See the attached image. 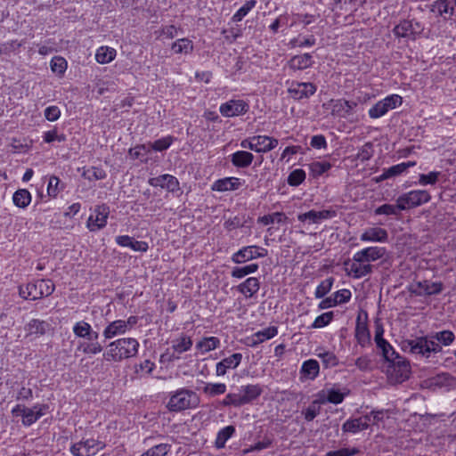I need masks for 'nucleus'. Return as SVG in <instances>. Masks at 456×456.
Segmentation results:
<instances>
[{
  "label": "nucleus",
  "mask_w": 456,
  "mask_h": 456,
  "mask_svg": "<svg viewBox=\"0 0 456 456\" xmlns=\"http://www.w3.org/2000/svg\"><path fill=\"white\" fill-rule=\"evenodd\" d=\"M321 403H317V398L307 408L303 410L302 414L306 421H312L320 412Z\"/></svg>",
  "instance_id": "nucleus-62"
},
{
  "label": "nucleus",
  "mask_w": 456,
  "mask_h": 456,
  "mask_svg": "<svg viewBox=\"0 0 456 456\" xmlns=\"http://www.w3.org/2000/svg\"><path fill=\"white\" fill-rule=\"evenodd\" d=\"M366 419H367L364 415L355 419H348L342 425V430L352 434H357L369 428V423L366 422Z\"/></svg>",
  "instance_id": "nucleus-33"
},
{
  "label": "nucleus",
  "mask_w": 456,
  "mask_h": 456,
  "mask_svg": "<svg viewBox=\"0 0 456 456\" xmlns=\"http://www.w3.org/2000/svg\"><path fill=\"white\" fill-rule=\"evenodd\" d=\"M200 404V397L196 392L182 387L170 392L167 408L170 411H182L189 409H195Z\"/></svg>",
  "instance_id": "nucleus-4"
},
{
  "label": "nucleus",
  "mask_w": 456,
  "mask_h": 456,
  "mask_svg": "<svg viewBox=\"0 0 456 456\" xmlns=\"http://www.w3.org/2000/svg\"><path fill=\"white\" fill-rule=\"evenodd\" d=\"M355 339L361 347L364 348L370 345V333L365 322L357 321L354 331Z\"/></svg>",
  "instance_id": "nucleus-32"
},
{
  "label": "nucleus",
  "mask_w": 456,
  "mask_h": 456,
  "mask_svg": "<svg viewBox=\"0 0 456 456\" xmlns=\"http://www.w3.org/2000/svg\"><path fill=\"white\" fill-rule=\"evenodd\" d=\"M373 156L372 144L368 142L362 145L356 153L354 159L361 162L369 160Z\"/></svg>",
  "instance_id": "nucleus-56"
},
{
  "label": "nucleus",
  "mask_w": 456,
  "mask_h": 456,
  "mask_svg": "<svg viewBox=\"0 0 456 456\" xmlns=\"http://www.w3.org/2000/svg\"><path fill=\"white\" fill-rule=\"evenodd\" d=\"M441 175L440 172L432 171L428 174H421L419 176V184L422 186L436 184Z\"/></svg>",
  "instance_id": "nucleus-57"
},
{
  "label": "nucleus",
  "mask_w": 456,
  "mask_h": 456,
  "mask_svg": "<svg viewBox=\"0 0 456 456\" xmlns=\"http://www.w3.org/2000/svg\"><path fill=\"white\" fill-rule=\"evenodd\" d=\"M364 417L367 419L366 422L369 423V426L370 424L379 425L386 418H388V411L385 410L371 411L365 414Z\"/></svg>",
  "instance_id": "nucleus-49"
},
{
  "label": "nucleus",
  "mask_w": 456,
  "mask_h": 456,
  "mask_svg": "<svg viewBox=\"0 0 456 456\" xmlns=\"http://www.w3.org/2000/svg\"><path fill=\"white\" fill-rule=\"evenodd\" d=\"M150 152V147L149 145L142 144L137 145L132 149L129 150V156L133 159H146L148 153Z\"/></svg>",
  "instance_id": "nucleus-63"
},
{
  "label": "nucleus",
  "mask_w": 456,
  "mask_h": 456,
  "mask_svg": "<svg viewBox=\"0 0 456 456\" xmlns=\"http://www.w3.org/2000/svg\"><path fill=\"white\" fill-rule=\"evenodd\" d=\"M242 354L234 353L216 364V375L224 377L230 370L236 369L242 361Z\"/></svg>",
  "instance_id": "nucleus-21"
},
{
  "label": "nucleus",
  "mask_w": 456,
  "mask_h": 456,
  "mask_svg": "<svg viewBox=\"0 0 456 456\" xmlns=\"http://www.w3.org/2000/svg\"><path fill=\"white\" fill-rule=\"evenodd\" d=\"M104 447V442L94 438H87L71 444L69 452L73 456H94Z\"/></svg>",
  "instance_id": "nucleus-11"
},
{
  "label": "nucleus",
  "mask_w": 456,
  "mask_h": 456,
  "mask_svg": "<svg viewBox=\"0 0 456 456\" xmlns=\"http://www.w3.org/2000/svg\"><path fill=\"white\" fill-rule=\"evenodd\" d=\"M337 216V212L333 209H324L322 211L310 210L305 213L299 214L297 219L300 222H308L309 224H319L323 220L333 218Z\"/></svg>",
  "instance_id": "nucleus-23"
},
{
  "label": "nucleus",
  "mask_w": 456,
  "mask_h": 456,
  "mask_svg": "<svg viewBox=\"0 0 456 456\" xmlns=\"http://www.w3.org/2000/svg\"><path fill=\"white\" fill-rule=\"evenodd\" d=\"M356 106V102L345 99H331L322 104V108L329 111L332 117L345 118L350 121H353L351 118L354 115Z\"/></svg>",
  "instance_id": "nucleus-8"
},
{
  "label": "nucleus",
  "mask_w": 456,
  "mask_h": 456,
  "mask_svg": "<svg viewBox=\"0 0 456 456\" xmlns=\"http://www.w3.org/2000/svg\"><path fill=\"white\" fill-rule=\"evenodd\" d=\"M117 55V51L110 46H100L95 53V60L100 64L111 62Z\"/></svg>",
  "instance_id": "nucleus-36"
},
{
  "label": "nucleus",
  "mask_w": 456,
  "mask_h": 456,
  "mask_svg": "<svg viewBox=\"0 0 456 456\" xmlns=\"http://www.w3.org/2000/svg\"><path fill=\"white\" fill-rule=\"evenodd\" d=\"M376 346L386 361L395 362L399 358V354L387 340L381 341Z\"/></svg>",
  "instance_id": "nucleus-39"
},
{
  "label": "nucleus",
  "mask_w": 456,
  "mask_h": 456,
  "mask_svg": "<svg viewBox=\"0 0 456 456\" xmlns=\"http://www.w3.org/2000/svg\"><path fill=\"white\" fill-rule=\"evenodd\" d=\"M306 177L305 170L297 168L291 171L287 178V183L289 186L297 187L300 185Z\"/></svg>",
  "instance_id": "nucleus-50"
},
{
  "label": "nucleus",
  "mask_w": 456,
  "mask_h": 456,
  "mask_svg": "<svg viewBox=\"0 0 456 456\" xmlns=\"http://www.w3.org/2000/svg\"><path fill=\"white\" fill-rule=\"evenodd\" d=\"M149 184L153 187H160L175 192L179 190V182L172 175L165 174L149 179Z\"/></svg>",
  "instance_id": "nucleus-24"
},
{
  "label": "nucleus",
  "mask_w": 456,
  "mask_h": 456,
  "mask_svg": "<svg viewBox=\"0 0 456 456\" xmlns=\"http://www.w3.org/2000/svg\"><path fill=\"white\" fill-rule=\"evenodd\" d=\"M314 63L313 56L311 53H303L300 55L293 56L289 61V67L290 69L303 70L310 68Z\"/></svg>",
  "instance_id": "nucleus-34"
},
{
  "label": "nucleus",
  "mask_w": 456,
  "mask_h": 456,
  "mask_svg": "<svg viewBox=\"0 0 456 456\" xmlns=\"http://www.w3.org/2000/svg\"><path fill=\"white\" fill-rule=\"evenodd\" d=\"M54 290L51 280H37L19 287V294L24 299L37 300L50 296Z\"/></svg>",
  "instance_id": "nucleus-6"
},
{
  "label": "nucleus",
  "mask_w": 456,
  "mask_h": 456,
  "mask_svg": "<svg viewBox=\"0 0 456 456\" xmlns=\"http://www.w3.org/2000/svg\"><path fill=\"white\" fill-rule=\"evenodd\" d=\"M333 315L334 314L332 312H327V313H324V314L317 316L315 318V320L314 321V322L312 323L311 327L313 329L324 328L325 326L330 324V322L332 321Z\"/></svg>",
  "instance_id": "nucleus-59"
},
{
  "label": "nucleus",
  "mask_w": 456,
  "mask_h": 456,
  "mask_svg": "<svg viewBox=\"0 0 456 456\" xmlns=\"http://www.w3.org/2000/svg\"><path fill=\"white\" fill-rule=\"evenodd\" d=\"M48 410L47 404L36 403L31 408L24 404H16L11 411L13 417H21V422L26 427L36 423Z\"/></svg>",
  "instance_id": "nucleus-7"
},
{
  "label": "nucleus",
  "mask_w": 456,
  "mask_h": 456,
  "mask_svg": "<svg viewBox=\"0 0 456 456\" xmlns=\"http://www.w3.org/2000/svg\"><path fill=\"white\" fill-rule=\"evenodd\" d=\"M301 379L314 380L320 373V363L315 359H308L302 362L300 367Z\"/></svg>",
  "instance_id": "nucleus-27"
},
{
  "label": "nucleus",
  "mask_w": 456,
  "mask_h": 456,
  "mask_svg": "<svg viewBox=\"0 0 456 456\" xmlns=\"http://www.w3.org/2000/svg\"><path fill=\"white\" fill-rule=\"evenodd\" d=\"M60 179L55 175H52L49 178L47 184V194L51 198H56L61 191V188H60Z\"/></svg>",
  "instance_id": "nucleus-60"
},
{
  "label": "nucleus",
  "mask_w": 456,
  "mask_h": 456,
  "mask_svg": "<svg viewBox=\"0 0 456 456\" xmlns=\"http://www.w3.org/2000/svg\"><path fill=\"white\" fill-rule=\"evenodd\" d=\"M235 434V428L232 425L221 428L216 435L215 446L217 449L225 447L226 442Z\"/></svg>",
  "instance_id": "nucleus-37"
},
{
  "label": "nucleus",
  "mask_w": 456,
  "mask_h": 456,
  "mask_svg": "<svg viewBox=\"0 0 456 456\" xmlns=\"http://www.w3.org/2000/svg\"><path fill=\"white\" fill-rule=\"evenodd\" d=\"M245 181L235 176L224 177L215 181L211 186L212 191L225 192L239 190Z\"/></svg>",
  "instance_id": "nucleus-22"
},
{
  "label": "nucleus",
  "mask_w": 456,
  "mask_h": 456,
  "mask_svg": "<svg viewBox=\"0 0 456 456\" xmlns=\"http://www.w3.org/2000/svg\"><path fill=\"white\" fill-rule=\"evenodd\" d=\"M404 172V166L402 163L392 166L387 169H385L384 172L376 178V182H382L388 178L399 175Z\"/></svg>",
  "instance_id": "nucleus-51"
},
{
  "label": "nucleus",
  "mask_w": 456,
  "mask_h": 456,
  "mask_svg": "<svg viewBox=\"0 0 456 456\" xmlns=\"http://www.w3.org/2000/svg\"><path fill=\"white\" fill-rule=\"evenodd\" d=\"M431 339H434L441 346H448L453 343L455 339V335L452 331L446 330L435 333L431 337Z\"/></svg>",
  "instance_id": "nucleus-46"
},
{
  "label": "nucleus",
  "mask_w": 456,
  "mask_h": 456,
  "mask_svg": "<svg viewBox=\"0 0 456 456\" xmlns=\"http://www.w3.org/2000/svg\"><path fill=\"white\" fill-rule=\"evenodd\" d=\"M393 31L398 37H407L412 32L411 23V21L404 20L396 25Z\"/></svg>",
  "instance_id": "nucleus-55"
},
{
  "label": "nucleus",
  "mask_w": 456,
  "mask_h": 456,
  "mask_svg": "<svg viewBox=\"0 0 456 456\" xmlns=\"http://www.w3.org/2000/svg\"><path fill=\"white\" fill-rule=\"evenodd\" d=\"M32 196L26 189H19L12 195L13 204L20 208H26L31 202Z\"/></svg>",
  "instance_id": "nucleus-38"
},
{
  "label": "nucleus",
  "mask_w": 456,
  "mask_h": 456,
  "mask_svg": "<svg viewBox=\"0 0 456 456\" xmlns=\"http://www.w3.org/2000/svg\"><path fill=\"white\" fill-rule=\"evenodd\" d=\"M139 341L134 338H121L110 342L103 353L107 362H120L138 354Z\"/></svg>",
  "instance_id": "nucleus-1"
},
{
  "label": "nucleus",
  "mask_w": 456,
  "mask_h": 456,
  "mask_svg": "<svg viewBox=\"0 0 456 456\" xmlns=\"http://www.w3.org/2000/svg\"><path fill=\"white\" fill-rule=\"evenodd\" d=\"M349 392V389L346 387H340L338 385H333L332 387H326L317 393V403L322 404L327 403L339 404L344 401Z\"/></svg>",
  "instance_id": "nucleus-14"
},
{
  "label": "nucleus",
  "mask_w": 456,
  "mask_h": 456,
  "mask_svg": "<svg viewBox=\"0 0 456 456\" xmlns=\"http://www.w3.org/2000/svg\"><path fill=\"white\" fill-rule=\"evenodd\" d=\"M171 49L177 54H189L193 50V43L189 38H180L172 44Z\"/></svg>",
  "instance_id": "nucleus-40"
},
{
  "label": "nucleus",
  "mask_w": 456,
  "mask_h": 456,
  "mask_svg": "<svg viewBox=\"0 0 456 456\" xmlns=\"http://www.w3.org/2000/svg\"><path fill=\"white\" fill-rule=\"evenodd\" d=\"M125 325L124 320L122 319L110 322L102 331L103 338L109 340L115 337L126 334L127 331Z\"/></svg>",
  "instance_id": "nucleus-30"
},
{
  "label": "nucleus",
  "mask_w": 456,
  "mask_h": 456,
  "mask_svg": "<svg viewBox=\"0 0 456 456\" xmlns=\"http://www.w3.org/2000/svg\"><path fill=\"white\" fill-rule=\"evenodd\" d=\"M47 323L38 319H32L26 326L28 335L41 336L45 333Z\"/></svg>",
  "instance_id": "nucleus-43"
},
{
  "label": "nucleus",
  "mask_w": 456,
  "mask_h": 456,
  "mask_svg": "<svg viewBox=\"0 0 456 456\" xmlns=\"http://www.w3.org/2000/svg\"><path fill=\"white\" fill-rule=\"evenodd\" d=\"M249 110V103L243 99H230L219 106V112L224 118H234L246 114Z\"/></svg>",
  "instance_id": "nucleus-15"
},
{
  "label": "nucleus",
  "mask_w": 456,
  "mask_h": 456,
  "mask_svg": "<svg viewBox=\"0 0 456 456\" xmlns=\"http://www.w3.org/2000/svg\"><path fill=\"white\" fill-rule=\"evenodd\" d=\"M403 98L395 94L386 96L376 102L369 110V117L372 119H378L384 117L388 111L401 106Z\"/></svg>",
  "instance_id": "nucleus-10"
},
{
  "label": "nucleus",
  "mask_w": 456,
  "mask_h": 456,
  "mask_svg": "<svg viewBox=\"0 0 456 456\" xmlns=\"http://www.w3.org/2000/svg\"><path fill=\"white\" fill-rule=\"evenodd\" d=\"M430 200L431 195L428 191L412 190L400 195L397 198L396 202L398 203L400 210H406L428 203L430 201Z\"/></svg>",
  "instance_id": "nucleus-9"
},
{
  "label": "nucleus",
  "mask_w": 456,
  "mask_h": 456,
  "mask_svg": "<svg viewBox=\"0 0 456 456\" xmlns=\"http://www.w3.org/2000/svg\"><path fill=\"white\" fill-rule=\"evenodd\" d=\"M288 93L294 100L307 99L317 91V86L311 82L287 81Z\"/></svg>",
  "instance_id": "nucleus-16"
},
{
  "label": "nucleus",
  "mask_w": 456,
  "mask_h": 456,
  "mask_svg": "<svg viewBox=\"0 0 456 456\" xmlns=\"http://www.w3.org/2000/svg\"><path fill=\"white\" fill-rule=\"evenodd\" d=\"M400 211L398 203L396 205L384 204L375 209V215L396 216Z\"/></svg>",
  "instance_id": "nucleus-64"
},
{
  "label": "nucleus",
  "mask_w": 456,
  "mask_h": 456,
  "mask_svg": "<svg viewBox=\"0 0 456 456\" xmlns=\"http://www.w3.org/2000/svg\"><path fill=\"white\" fill-rule=\"evenodd\" d=\"M278 335V328L276 326H269L258 330L248 338V346L255 347Z\"/></svg>",
  "instance_id": "nucleus-25"
},
{
  "label": "nucleus",
  "mask_w": 456,
  "mask_h": 456,
  "mask_svg": "<svg viewBox=\"0 0 456 456\" xmlns=\"http://www.w3.org/2000/svg\"><path fill=\"white\" fill-rule=\"evenodd\" d=\"M42 138L43 142L48 144L53 143L54 142H63L67 140L66 134L59 132L57 127L43 132Z\"/></svg>",
  "instance_id": "nucleus-44"
},
{
  "label": "nucleus",
  "mask_w": 456,
  "mask_h": 456,
  "mask_svg": "<svg viewBox=\"0 0 456 456\" xmlns=\"http://www.w3.org/2000/svg\"><path fill=\"white\" fill-rule=\"evenodd\" d=\"M344 265L346 273L354 279H361L372 273V265L364 262L356 261L354 255L351 260L346 261Z\"/></svg>",
  "instance_id": "nucleus-18"
},
{
  "label": "nucleus",
  "mask_w": 456,
  "mask_h": 456,
  "mask_svg": "<svg viewBox=\"0 0 456 456\" xmlns=\"http://www.w3.org/2000/svg\"><path fill=\"white\" fill-rule=\"evenodd\" d=\"M110 212L106 204L96 206L88 216L86 228L92 232L103 229L107 225Z\"/></svg>",
  "instance_id": "nucleus-13"
},
{
  "label": "nucleus",
  "mask_w": 456,
  "mask_h": 456,
  "mask_svg": "<svg viewBox=\"0 0 456 456\" xmlns=\"http://www.w3.org/2000/svg\"><path fill=\"white\" fill-rule=\"evenodd\" d=\"M220 346V339L216 337H205L197 342L195 347L201 354H205Z\"/></svg>",
  "instance_id": "nucleus-35"
},
{
  "label": "nucleus",
  "mask_w": 456,
  "mask_h": 456,
  "mask_svg": "<svg viewBox=\"0 0 456 456\" xmlns=\"http://www.w3.org/2000/svg\"><path fill=\"white\" fill-rule=\"evenodd\" d=\"M263 386L260 384H247L238 387L237 392L228 393L222 401V405L226 407H240L252 403L259 398L263 393Z\"/></svg>",
  "instance_id": "nucleus-3"
},
{
  "label": "nucleus",
  "mask_w": 456,
  "mask_h": 456,
  "mask_svg": "<svg viewBox=\"0 0 456 456\" xmlns=\"http://www.w3.org/2000/svg\"><path fill=\"white\" fill-rule=\"evenodd\" d=\"M419 286L427 295H436L442 291V284L437 282H429L425 281L423 283L419 282Z\"/></svg>",
  "instance_id": "nucleus-58"
},
{
  "label": "nucleus",
  "mask_w": 456,
  "mask_h": 456,
  "mask_svg": "<svg viewBox=\"0 0 456 456\" xmlns=\"http://www.w3.org/2000/svg\"><path fill=\"white\" fill-rule=\"evenodd\" d=\"M314 354L322 360V363L324 369H330L337 367L339 363L338 357L334 352L326 350L323 347H317L314 350Z\"/></svg>",
  "instance_id": "nucleus-31"
},
{
  "label": "nucleus",
  "mask_w": 456,
  "mask_h": 456,
  "mask_svg": "<svg viewBox=\"0 0 456 456\" xmlns=\"http://www.w3.org/2000/svg\"><path fill=\"white\" fill-rule=\"evenodd\" d=\"M260 289V281L256 277H248L237 286V290L242 294L245 298L253 297Z\"/></svg>",
  "instance_id": "nucleus-26"
},
{
  "label": "nucleus",
  "mask_w": 456,
  "mask_h": 456,
  "mask_svg": "<svg viewBox=\"0 0 456 456\" xmlns=\"http://www.w3.org/2000/svg\"><path fill=\"white\" fill-rule=\"evenodd\" d=\"M273 440L269 436H265L263 440L249 445L248 448L243 450L244 454H248L254 452H260L265 449H268L272 446Z\"/></svg>",
  "instance_id": "nucleus-53"
},
{
  "label": "nucleus",
  "mask_w": 456,
  "mask_h": 456,
  "mask_svg": "<svg viewBox=\"0 0 456 456\" xmlns=\"http://www.w3.org/2000/svg\"><path fill=\"white\" fill-rule=\"evenodd\" d=\"M334 282L333 278H328L322 281L315 289L314 296L316 298H322L326 296L331 289Z\"/></svg>",
  "instance_id": "nucleus-54"
},
{
  "label": "nucleus",
  "mask_w": 456,
  "mask_h": 456,
  "mask_svg": "<svg viewBox=\"0 0 456 456\" xmlns=\"http://www.w3.org/2000/svg\"><path fill=\"white\" fill-rule=\"evenodd\" d=\"M72 331L77 338L86 339L79 342L77 350L85 354H97L102 351L99 343V333L94 331L90 323L86 321H79L74 323Z\"/></svg>",
  "instance_id": "nucleus-2"
},
{
  "label": "nucleus",
  "mask_w": 456,
  "mask_h": 456,
  "mask_svg": "<svg viewBox=\"0 0 456 456\" xmlns=\"http://www.w3.org/2000/svg\"><path fill=\"white\" fill-rule=\"evenodd\" d=\"M403 349L425 358H429L432 354H437L442 351L441 346L428 337L406 340L403 343Z\"/></svg>",
  "instance_id": "nucleus-5"
},
{
  "label": "nucleus",
  "mask_w": 456,
  "mask_h": 456,
  "mask_svg": "<svg viewBox=\"0 0 456 456\" xmlns=\"http://www.w3.org/2000/svg\"><path fill=\"white\" fill-rule=\"evenodd\" d=\"M256 0L247 1L232 17V22H239L256 6Z\"/></svg>",
  "instance_id": "nucleus-48"
},
{
  "label": "nucleus",
  "mask_w": 456,
  "mask_h": 456,
  "mask_svg": "<svg viewBox=\"0 0 456 456\" xmlns=\"http://www.w3.org/2000/svg\"><path fill=\"white\" fill-rule=\"evenodd\" d=\"M331 165L327 161H314L309 165V170L314 177H319L328 172Z\"/></svg>",
  "instance_id": "nucleus-47"
},
{
  "label": "nucleus",
  "mask_w": 456,
  "mask_h": 456,
  "mask_svg": "<svg viewBox=\"0 0 456 456\" xmlns=\"http://www.w3.org/2000/svg\"><path fill=\"white\" fill-rule=\"evenodd\" d=\"M226 389L227 387L224 383H205L202 392L209 397H214L224 395Z\"/></svg>",
  "instance_id": "nucleus-45"
},
{
  "label": "nucleus",
  "mask_w": 456,
  "mask_h": 456,
  "mask_svg": "<svg viewBox=\"0 0 456 456\" xmlns=\"http://www.w3.org/2000/svg\"><path fill=\"white\" fill-rule=\"evenodd\" d=\"M279 141L268 135H255V152L266 153L278 146Z\"/></svg>",
  "instance_id": "nucleus-28"
},
{
  "label": "nucleus",
  "mask_w": 456,
  "mask_h": 456,
  "mask_svg": "<svg viewBox=\"0 0 456 456\" xmlns=\"http://www.w3.org/2000/svg\"><path fill=\"white\" fill-rule=\"evenodd\" d=\"M259 268L258 264L252 263L240 267H233L231 272V276L235 279H242L248 274L255 273Z\"/></svg>",
  "instance_id": "nucleus-42"
},
{
  "label": "nucleus",
  "mask_w": 456,
  "mask_h": 456,
  "mask_svg": "<svg viewBox=\"0 0 456 456\" xmlns=\"http://www.w3.org/2000/svg\"><path fill=\"white\" fill-rule=\"evenodd\" d=\"M173 142V138L171 136H166L156 140L153 143L149 144L150 150L152 149L155 151H163L168 149Z\"/></svg>",
  "instance_id": "nucleus-61"
},
{
  "label": "nucleus",
  "mask_w": 456,
  "mask_h": 456,
  "mask_svg": "<svg viewBox=\"0 0 456 456\" xmlns=\"http://www.w3.org/2000/svg\"><path fill=\"white\" fill-rule=\"evenodd\" d=\"M268 255V250L257 245H249L240 248L234 252L231 260L237 265L244 264L258 258L265 257Z\"/></svg>",
  "instance_id": "nucleus-12"
},
{
  "label": "nucleus",
  "mask_w": 456,
  "mask_h": 456,
  "mask_svg": "<svg viewBox=\"0 0 456 456\" xmlns=\"http://www.w3.org/2000/svg\"><path fill=\"white\" fill-rule=\"evenodd\" d=\"M387 254V249L383 247L370 246L362 248L354 253L356 261L370 264L383 258Z\"/></svg>",
  "instance_id": "nucleus-19"
},
{
  "label": "nucleus",
  "mask_w": 456,
  "mask_h": 456,
  "mask_svg": "<svg viewBox=\"0 0 456 456\" xmlns=\"http://www.w3.org/2000/svg\"><path fill=\"white\" fill-rule=\"evenodd\" d=\"M229 159L235 167L247 168L252 164L254 155L247 151H237L232 153Z\"/></svg>",
  "instance_id": "nucleus-29"
},
{
  "label": "nucleus",
  "mask_w": 456,
  "mask_h": 456,
  "mask_svg": "<svg viewBox=\"0 0 456 456\" xmlns=\"http://www.w3.org/2000/svg\"><path fill=\"white\" fill-rule=\"evenodd\" d=\"M287 219L288 217L283 212H274L258 217L257 222L264 225H269L273 224H285Z\"/></svg>",
  "instance_id": "nucleus-41"
},
{
  "label": "nucleus",
  "mask_w": 456,
  "mask_h": 456,
  "mask_svg": "<svg viewBox=\"0 0 456 456\" xmlns=\"http://www.w3.org/2000/svg\"><path fill=\"white\" fill-rule=\"evenodd\" d=\"M360 240L365 243H387L388 232L386 229L379 226L368 227L361 233Z\"/></svg>",
  "instance_id": "nucleus-20"
},
{
  "label": "nucleus",
  "mask_w": 456,
  "mask_h": 456,
  "mask_svg": "<svg viewBox=\"0 0 456 456\" xmlns=\"http://www.w3.org/2000/svg\"><path fill=\"white\" fill-rule=\"evenodd\" d=\"M193 345L192 339L190 336L181 334L179 337L172 340L173 352L169 354L167 352L161 355V361L167 357L168 360H178L182 354L191 350Z\"/></svg>",
  "instance_id": "nucleus-17"
},
{
  "label": "nucleus",
  "mask_w": 456,
  "mask_h": 456,
  "mask_svg": "<svg viewBox=\"0 0 456 456\" xmlns=\"http://www.w3.org/2000/svg\"><path fill=\"white\" fill-rule=\"evenodd\" d=\"M50 66H51V70L53 73L59 75V76H62L67 69L68 63L64 58H62L61 56H54L52 58V60L50 61Z\"/></svg>",
  "instance_id": "nucleus-52"
}]
</instances>
